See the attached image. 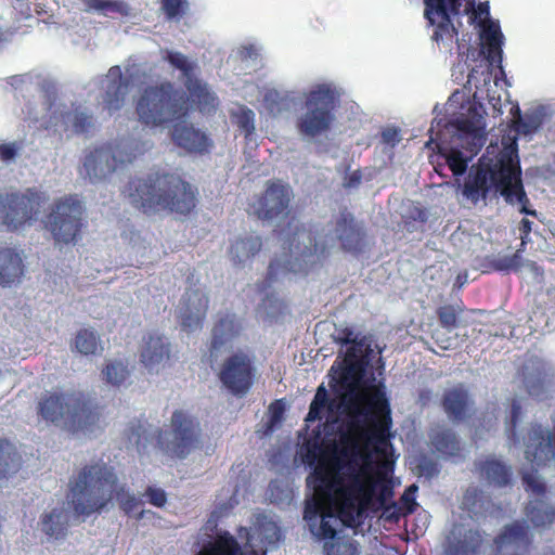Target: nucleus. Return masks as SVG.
<instances>
[{
    "label": "nucleus",
    "instance_id": "obj_1",
    "mask_svg": "<svg viewBox=\"0 0 555 555\" xmlns=\"http://www.w3.org/2000/svg\"><path fill=\"white\" fill-rule=\"evenodd\" d=\"M298 455V453H295ZM302 461L318 460L307 485L314 495L307 500L304 519L311 532L323 514L334 507L344 526L354 528L376 496L378 481L351 457L399 456V453H299Z\"/></svg>",
    "mask_w": 555,
    "mask_h": 555
},
{
    "label": "nucleus",
    "instance_id": "obj_2",
    "mask_svg": "<svg viewBox=\"0 0 555 555\" xmlns=\"http://www.w3.org/2000/svg\"><path fill=\"white\" fill-rule=\"evenodd\" d=\"M367 367L365 362L344 358L330 382L341 416V440L351 451H395L386 387L364 379Z\"/></svg>",
    "mask_w": 555,
    "mask_h": 555
},
{
    "label": "nucleus",
    "instance_id": "obj_3",
    "mask_svg": "<svg viewBox=\"0 0 555 555\" xmlns=\"http://www.w3.org/2000/svg\"><path fill=\"white\" fill-rule=\"evenodd\" d=\"M165 60L181 70L188 93L170 81L145 87L135 103L139 121L149 127H159L186 117L193 108L202 113L215 111L218 99L205 82L195 77L196 64L177 51H166Z\"/></svg>",
    "mask_w": 555,
    "mask_h": 555
},
{
    "label": "nucleus",
    "instance_id": "obj_4",
    "mask_svg": "<svg viewBox=\"0 0 555 555\" xmlns=\"http://www.w3.org/2000/svg\"><path fill=\"white\" fill-rule=\"evenodd\" d=\"M67 496L74 513L83 517L101 513L114 499L128 516L141 505L133 494L126 492L115 468L106 463L88 464L76 472L69 479Z\"/></svg>",
    "mask_w": 555,
    "mask_h": 555
},
{
    "label": "nucleus",
    "instance_id": "obj_5",
    "mask_svg": "<svg viewBox=\"0 0 555 555\" xmlns=\"http://www.w3.org/2000/svg\"><path fill=\"white\" fill-rule=\"evenodd\" d=\"M131 204L146 215L168 211L186 216L196 207V191L175 172H154L129 181Z\"/></svg>",
    "mask_w": 555,
    "mask_h": 555
},
{
    "label": "nucleus",
    "instance_id": "obj_6",
    "mask_svg": "<svg viewBox=\"0 0 555 555\" xmlns=\"http://www.w3.org/2000/svg\"><path fill=\"white\" fill-rule=\"evenodd\" d=\"M492 185L506 203H519L521 214L537 216L534 209L528 208L529 198L524 190L520 166L511 154H503L494 166L481 162L473 166L465 178L462 194L476 205L488 197Z\"/></svg>",
    "mask_w": 555,
    "mask_h": 555
},
{
    "label": "nucleus",
    "instance_id": "obj_7",
    "mask_svg": "<svg viewBox=\"0 0 555 555\" xmlns=\"http://www.w3.org/2000/svg\"><path fill=\"white\" fill-rule=\"evenodd\" d=\"M199 434L198 421L183 410L172 413L169 430L152 431L151 425L141 420L131 422L126 429L127 440L137 451H144L149 447L160 451H168L170 448L191 449L196 447Z\"/></svg>",
    "mask_w": 555,
    "mask_h": 555
},
{
    "label": "nucleus",
    "instance_id": "obj_8",
    "mask_svg": "<svg viewBox=\"0 0 555 555\" xmlns=\"http://www.w3.org/2000/svg\"><path fill=\"white\" fill-rule=\"evenodd\" d=\"M278 236L282 241L283 247L287 248L291 254L295 253V261L287 259L281 261L274 259L270 262L264 281L258 285L260 292H264L272 283L278 281L280 276H284L291 272L301 271V266L297 262L314 264L322 261L328 255L325 245L319 246L315 234L311 229L304 224H297L295 218H292L286 228L278 231Z\"/></svg>",
    "mask_w": 555,
    "mask_h": 555
},
{
    "label": "nucleus",
    "instance_id": "obj_9",
    "mask_svg": "<svg viewBox=\"0 0 555 555\" xmlns=\"http://www.w3.org/2000/svg\"><path fill=\"white\" fill-rule=\"evenodd\" d=\"M38 414L48 423L63 422L72 431L92 430L101 418L99 406L82 393H47L39 401Z\"/></svg>",
    "mask_w": 555,
    "mask_h": 555
},
{
    "label": "nucleus",
    "instance_id": "obj_10",
    "mask_svg": "<svg viewBox=\"0 0 555 555\" xmlns=\"http://www.w3.org/2000/svg\"><path fill=\"white\" fill-rule=\"evenodd\" d=\"M47 201L36 188L0 193V230L14 232L36 220Z\"/></svg>",
    "mask_w": 555,
    "mask_h": 555
},
{
    "label": "nucleus",
    "instance_id": "obj_11",
    "mask_svg": "<svg viewBox=\"0 0 555 555\" xmlns=\"http://www.w3.org/2000/svg\"><path fill=\"white\" fill-rule=\"evenodd\" d=\"M143 149L130 140L109 142L86 154L82 172L92 181L102 180L116 169L131 164Z\"/></svg>",
    "mask_w": 555,
    "mask_h": 555
},
{
    "label": "nucleus",
    "instance_id": "obj_12",
    "mask_svg": "<svg viewBox=\"0 0 555 555\" xmlns=\"http://www.w3.org/2000/svg\"><path fill=\"white\" fill-rule=\"evenodd\" d=\"M337 95L327 85H319L307 94L306 113L297 120L298 131L314 138L330 130L334 119Z\"/></svg>",
    "mask_w": 555,
    "mask_h": 555
},
{
    "label": "nucleus",
    "instance_id": "obj_13",
    "mask_svg": "<svg viewBox=\"0 0 555 555\" xmlns=\"http://www.w3.org/2000/svg\"><path fill=\"white\" fill-rule=\"evenodd\" d=\"M82 206L78 199L65 198L55 203L48 216L47 227L57 243H73L82 228Z\"/></svg>",
    "mask_w": 555,
    "mask_h": 555
},
{
    "label": "nucleus",
    "instance_id": "obj_14",
    "mask_svg": "<svg viewBox=\"0 0 555 555\" xmlns=\"http://www.w3.org/2000/svg\"><path fill=\"white\" fill-rule=\"evenodd\" d=\"M256 367L253 359L245 352L238 351L228 357L220 369L219 379L234 396L243 397L253 387Z\"/></svg>",
    "mask_w": 555,
    "mask_h": 555
},
{
    "label": "nucleus",
    "instance_id": "obj_15",
    "mask_svg": "<svg viewBox=\"0 0 555 555\" xmlns=\"http://www.w3.org/2000/svg\"><path fill=\"white\" fill-rule=\"evenodd\" d=\"M293 198L289 184L282 180H269L263 192L250 203L251 214L260 220H273L286 214Z\"/></svg>",
    "mask_w": 555,
    "mask_h": 555
},
{
    "label": "nucleus",
    "instance_id": "obj_16",
    "mask_svg": "<svg viewBox=\"0 0 555 555\" xmlns=\"http://www.w3.org/2000/svg\"><path fill=\"white\" fill-rule=\"evenodd\" d=\"M336 237L344 251L352 255L362 254L369 245L367 234L362 223L352 214L343 211L335 223Z\"/></svg>",
    "mask_w": 555,
    "mask_h": 555
},
{
    "label": "nucleus",
    "instance_id": "obj_17",
    "mask_svg": "<svg viewBox=\"0 0 555 555\" xmlns=\"http://www.w3.org/2000/svg\"><path fill=\"white\" fill-rule=\"evenodd\" d=\"M425 16L431 25L436 24V18L440 22L434 31V39L436 41L443 40L444 38H453L457 36V29L451 22V13L457 14L460 3L457 0H424Z\"/></svg>",
    "mask_w": 555,
    "mask_h": 555
},
{
    "label": "nucleus",
    "instance_id": "obj_18",
    "mask_svg": "<svg viewBox=\"0 0 555 555\" xmlns=\"http://www.w3.org/2000/svg\"><path fill=\"white\" fill-rule=\"evenodd\" d=\"M485 543V533L480 529L467 528L456 524L447 537V555H478Z\"/></svg>",
    "mask_w": 555,
    "mask_h": 555
},
{
    "label": "nucleus",
    "instance_id": "obj_19",
    "mask_svg": "<svg viewBox=\"0 0 555 555\" xmlns=\"http://www.w3.org/2000/svg\"><path fill=\"white\" fill-rule=\"evenodd\" d=\"M209 307L208 296L201 289H188L182 297L180 323L183 330L202 328Z\"/></svg>",
    "mask_w": 555,
    "mask_h": 555
},
{
    "label": "nucleus",
    "instance_id": "obj_20",
    "mask_svg": "<svg viewBox=\"0 0 555 555\" xmlns=\"http://www.w3.org/2000/svg\"><path fill=\"white\" fill-rule=\"evenodd\" d=\"M242 331L243 324L235 313L219 314L211 328L210 356L212 357L222 348L231 346L240 337Z\"/></svg>",
    "mask_w": 555,
    "mask_h": 555
},
{
    "label": "nucleus",
    "instance_id": "obj_21",
    "mask_svg": "<svg viewBox=\"0 0 555 555\" xmlns=\"http://www.w3.org/2000/svg\"><path fill=\"white\" fill-rule=\"evenodd\" d=\"M129 85V80L122 76L120 66H112L106 75L103 108L109 114L119 111L124 104Z\"/></svg>",
    "mask_w": 555,
    "mask_h": 555
},
{
    "label": "nucleus",
    "instance_id": "obj_22",
    "mask_svg": "<svg viewBox=\"0 0 555 555\" xmlns=\"http://www.w3.org/2000/svg\"><path fill=\"white\" fill-rule=\"evenodd\" d=\"M171 137L176 145L189 153L205 154L209 152L212 145L208 135L195 129L192 125H175Z\"/></svg>",
    "mask_w": 555,
    "mask_h": 555
},
{
    "label": "nucleus",
    "instance_id": "obj_23",
    "mask_svg": "<svg viewBox=\"0 0 555 555\" xmlns=\"http://www.w3.org/2000/svg\"><path fill=\"white\" fill-rule=\"evenodd\" d=\"M169 356L170 346L163 336L151 333L143 338V345L140 350V360L150 372L163 362L167 361Z\"/></svg>",
    "mask_w": 555,
    "mask_h": 555
},
{
    "label": "nucleus",
    "instance_id": "obj_24",
    "mask_svg": "<svg viewBox=\"0 0 555 555\" xmlns=\"http://www.w3.org/2000/svg\"><path fill=\"white\" fill-rule=\"evenodd\" d=\"M247 529L249 530L250 548L256 551L259 555H267V550L259 552L254 547V534H256L260 542L264 545H274L282 539V531L279 525L264 514L257 515L254 521V528Z\"/></svg>",
    "mask_w": 555,
    "mask_h": 555
},
{
    "label": "nucleus",
    "instance_id": "obj_25",
    "mask_svg": "<svg viewBox=\"0 0 555 555\" xmlns=\"http://www.w3.org/2000/svg\"><path fill=\"white\" fill-rule=\"evenodd\" d=\"M524 442L527 451H555V418H552V427L541 424H530Z\"/></svg>",
    "mask_w": 555,
    "mask_h": 555
},
{
    "label": "nucleus",
    "instance_id": "obj_26",
    "mask_svg": "<svg viewBox=\"0 0 555 555\" xmlns=\"http://www.w3.org/2000/svg\"><path fill=\"white\" fill-rule=\"evenodd\" d=\"M480 37L483 41V53L490 64L502 62L503 34L499 23L489 21L482 25Z\"/></svg>",
    "mask_w": 555,
    "mask_h": 555
},
{
    "label": "nucleus",
    "instance_id": "obj_27",
    "mask_svg": "<svg viewBox=\"0 0 555 555\" xmlns=\"http://www.w3.org/2000/svg\"><path fill=\"white\" fill-rule=\"evenodd\" d=\"M23 260L13 248L0 247V285L18 282L23 275Z\"/></svg>",
    "mask_w": 555,
    "mask_h": 555
},
{
    "label": "nucleus",
    "instance_id": "obj_28",
    "mask_svg": "<svg viewBox=\"0 0 555 555\" xmlns=\"http://www.w3.org/2000/svg\"><path fill=\"white\" fill-rule=\"evenodd\" d=\"M498 550L507 546H527L530 544L529 527L524 522L516 520L506 525L493 540Z\"/></svg>",
    "mask_w": 555,
    "mask_h": 555
},
{
    "label": "nucleus",
    "instance_id": "obj_29",
    "mask_svg": "<svg viewBox=\"0 0 555 555\" xmlns=\"http://www.w3.org/2000/svg\"><path fill=\"white\" fill-rule=\"evenodd\" d=\"M469 404L468 391L463 386L447 390L442 398V406L446 413L455 421H462L466 417Z\"/></svg>",
    "mask_w": 555,
    "mask_h": 555
},
{
    "label": "nucleus",
    "instance_id": "obj_30",
    "mask_svg": "<svg viewBox=\"0 0 555 555\" xmlns=\"http://www.w3.org/2000/svg\"><path fill=\"white\" fill-rule=\"evenodd\" d=\"M262 247V241L259 235H245L236 238L230 247V256L234 263L244 264L255 255H257Z\"/></svg>",
    "mask_w": 555,
    "mask_h": 555
},
{
    "label": "nucleus",
    "instance_id": "obj_31",
    "mask_svg": "<svg viewBox=\"0 0 555 555\" xmlns=\"http://www.w3.org/2000/svg\"><path fill=\"white\" fill-rule=\"evenodd\" d=\"M476 470L489 483H493L498 487H505L511 483V468L499 461L487 460L479 462L476 464Z\"/></svg>",
    "mask_w": 555,
    "mask_h": 555
},
{
    "label": "nucleus",
    "instance_id": "obj_32",
    "mask_svg": "<svg viewBox=\"0 0 555 555\" xmlns=\"http://www.w3.org/2000/svg\"><path fill=\"white\" fill-rule=\"evenodd\" d=\"M306 426L309 427V423H306ZM323 426L322 424H318L310 433L308 428H306L307 436L304 439V448L300 451H351L352 448L343 442L340 433L339 441L343 448H338L336 444L331 448H324ZM340 429L341 425L339 426V430Z\"/></svg>",
    "mask_w": 555,
    "mask_h": 555
},
{
    "label": "nucleus",
    "instance_id": "obj_33",
    "mask_svg": "<svg viewBox=\"0 0 555 555\" xmlns=\"http://www.w3.org/2000/svg\"><path fill=\"white\" fill-rule=\"evenodd\" d=\"M337 399L330 400L325 386L323 384L320 385L315 391L314 398L310 403L309 412L305 418V422L313 423L318 420L320 421L326 408L330 411H332L333 409L337 410Z\"/></svg>",
    "mask_w": 555,
    "mask_h": 555
},
{
    "label": "nucleus",
    "instance_id": "obj_34",
    "mask_svg": "<svg viewBox=\"0 0 555 555\" xmlns=\"http://www.w3.org/2000/svg\"><path fill=\"white\" fill-rule=\"evenodd\" d=\"M62 117L70 122L73 132L75 134L88 135L95 126L93 115L80 106H77L73 111L65 113Z\"/></svg>",
    "mask_w": 555,
    "mask_h": 555
},
{
    "label": "nucleus",
    "instance_id": "obj_35",
    "mask_svg": "<svg viewBox=\"0 0 555 555\" xmlns=\"http://www.w3.org/2000/svg\"><path fill=\"white\" fill-rule=\"evenodd\" d=\"M454 126L463 133L481 135L485 130V120L477 106H469L466 116L455 119Z\"/></svg>",
    "mask_w": 555,
    "mask_h": 555
},
{
    "label": "nucleus",
    "instance_id": "obj_36",
    "mask_svg": "<svg viewBox=\"0 0 555 555\" xmlns=\"http://www.w3.org/2000/svg\"><path fill=\"white\" fill-rule=\"evenodd\" d=\"M63 518V511L59 508L46 513L41 517L42 531L48 537L56 540L65 538L67 533V522Z\"/></svg>",
    "mask_w": 555,
    "mask_h": 555
},
{
    "label": "nucleus",
    "instance_id": "obj_37",
    "mask_svg": "<svg viewBox=\"0 0 555 555\" xmlns=\"http://www.w3.org/2000/svg\"><path fill=\"white\" fill-rule=\"evenodd\" d=\"M526 266V260L521 254L514 253L511 256H495L487 259V267L496 272L518 273Z\"/></svg>",
    "mask_w": 555,
    "mask_h": 555
},
{
    "label": "nucleus",
    "instance_id": "obj_38",
    "mask_svg": "<svg viewBox=\"0 0 555 555\" xmlns=\"http://www.w3.org/2000/svg\"><path fill=\"white\" fill-rule=\"evenodd\" d=\"M526 515L535 527H544L555 522V508L543 502H530L526 506Z\"/></svg>",
    "mask_w": 555,
    "mask_h": 555
},
{
    "label": "nucleus",
    "instance_id": "obj_39",
    "mask_svg": "<svg viewBox=\"0 0 555 555\" xmlns=\"http://www.w3.org/2000/svg\"><path fill=\"white\" fill-rule=\"evenodd\" d=\"M436 451H460L455 433L451 428L439 427L430 435Z\"/></svg>",
    "mask_w": 555,
    "mask_h": 555
},
{
    "label": "nucleus",
    "instance_id": "obj_40",
    "mask_svg": "<svg viewBox=\"0 0 555 555\" xmlns=\"http://www.w3.org/2000/svg\"><path fill=\"white\" fill-rule=\"evenodd\" d=\"M461 312L462 308L460 306L450 304L442 305L436 310L439 324L449 332L459 326V318Z\"/></svg>",
    "mask_w": 555,
    "mask_h": 555
},
{
    "label": "nucleus",
    "instance_id": "obj_41",
    "mask_svg": "<svg viewBox=\"0 0 555 555\" xmlns=\"http://www.w3.org/2000/svg\"><path fill=\"white\" fill-rule=\"evenodd\" d=\"M285 403L282 399L274 400L268 408L269 420L262 425L260 431L263 436L270 435L284 420Z\"/></svg>",
    "mask_w": 555,
    "mask_h": 555
},
{
    "label": "nucleus",
    "instance_id": "obj_42",
    "mask_svg": "<svg viewBox=\"0 0 555 555\" xmlns=\"http://www.w3.org/2000/svg\"><path fill=\"white\" fill-rule=\"evenodd\" d=\"M337 519H339V517L337 516L334 507L327 509L319 519L320 524L315 525L314 532L311 533L321 540H333L336 537V530L332 524V520Z\"/></svg>",
    "mask_w": 555,
    "mask_h": 555
},
{
    "label": "nucleus",
    "instance_id": "obj_43",
    "mask_svg": "<svg viewBox=\"0 0 555 555\" xmlns=\"http://www.w3.org/2000/svg\"><path fill=\"white\" fill-rule=\"evenodd\" d=\"M75 347L81 354H94L99 347V337L95 332L82 328L75 337Z\"/></svg>",
    "mask_w": 555,
    "mask_h": 555
},
{
    "label": "nucleus",
    "instance_id": "obj_44",
    "mask_svg": "<svg viewBox=\"0 0 555 555\" xmlns=\"http://www.w3.org/2000/svg\"><path fill=\"white\" fill-rule=\"evenodd\" d=\"M373 349L371 344L366 341L365 337L357 338L350 347L346 350L345 358L350 360H359L370 365L372 360Z\"/></svg>",
    "mask_w": 555,
    "mask_h": 555
},
{
    "label": "nucleus",
    "instance_id": "obj_45",
    "mask_svg": "<svg viewBox=\"0 0 555 555\" xmlns=\"http://www.w3.org/2000/svg\"><path fill=\"white\" fill-rule=\"evenodd\" d=\"M439 154L444 157L447 165L454 176H462L467 170L468 159L457 149L441 150Z\"/></svg>",
    "mask_w": 555,
    "mask_h": 555
},
{
    "label": "nucleus",
    "instance_id": "obj_46",
    "mask_svg": "<svg viewBox=\"0 0 555 555\" xmlns=\"http://www.w3.org/2000/svg\"><path fill=\"white\" fill-rule=\"evenodd\" d=\"M412 464H415L414 472L418 477L430 479L439 474V465L427 453H418Z\"/></svg>",
    "mask_w": 555,
    "mask_h": 555
},
{
    "label": "nucleus",
    "instance_id": "obj_47",
    "mask_svg": "<svg viewBox=\"0 0 555 555\" xmlns=\"http://www.w3.org/2000/svg\"><path fill=\"white\" fill-rule=\"evenodd\" d=\"M233 117L236 126L244 133L245 139L249 140L255 132V113L253 109L242 106L233 114Z\"/></svg>",
    "mask_w": 555,
    "mask_h": 555
},
{
    "label": "nucleus",
    "instance_id": "obj_48",
    "mask_svg": "<svg viewBox=\"0 0 555 555\" xmlns=\"http://www.w3.org/2000/svg\"><path fill=\"white\" fill-rule=\"evenodd\" d=\"M160 4L168 21H179L189 11L188 0H160Z\"/></svg>",
    "mask_w": 555,
    "mask_h": 555
},
{
    "label": "nucleus",
    "instance_id": "obj_49",
    "mask_svg": "<svg viewBox=\"0 0 555 555\" xmlns=\"http://www.w3.org/2000/svg\"><path fill=\"white\" fill-rule=\"evenodd\" d=\"M516 128L524 134L532 133L539 129L542 124V118L538 113L527 114L524 118L521 117L520 109L518 106L515 107Z\"/></svg>",
    "mask_w": 555,
    "mask_h": 555
},
{
    "label": "nucleus",
    "instance_id": "obj_50",
    "mask_svg": "<svg viewBox=\"0 0 555 555\" xmlns=\"http://www.w3.org/2000/svg\"><path fill=\"white\" fill-rule=\"evenodd\" d=\"M128 374L127 366L120 361L111 362L103 370L105 380L115 386L122 384Z\"/></svg>",
    "mask_w": 555,
    "mask_h": 555
},
{
    "label": "nucleus",
    "instance_id": "obj_51",
    "mask_svg": "<svg viewBox=\"0 0 555 555\" xmlns=\"http://www.w3.org/2000/svg\"><path fill=\"white\" fill-rule=\"evenodd\" d=\"M90 7L99 11L117 12L124 16H127L130 11L129 5L124 1L90 0Z\"/></svg>",
    "mask_w": 555,
    "mask_h": 555
},
{
    "label": "nucleus",
    "instance_id": "obj_52",
    "mask_svg": "<svg viewBox=\"0 0 555 555\" xmlns=\"http://www.w3.org/2000/svg\"><path fill=\"white\" fill-rule=\"evenodd\" d=\"M522 482L525 490L538 496H543L546 491L545 485L538 479L537 476L530 473H525L522 475Z\"/></svg>",
    "mask_w": 555,
    "mask_h": 555
},
{
    "label": "nucleus",
    "instance_id": "obj_53",
    "mask_svg": "<svg viewBox=\"0 0 555 555\" xmlns=\"http://www.w3.org/2000/svg\"><path fill=\"white\" fill-rule=\"evenodd\" d=\"M144 494L147 498L149 503L156 507H163L167 502V494L160 488L149 486Z\"/></svg>",
    "mask_w": 555,
    "mask_h": 555
},
{
    "label": "nucleus",
    "instance_id": "obj_54",
    "mask_svg": "<svg viewBox=\"0 0 555 555\" xmlns=\"http://www.w3.org/2000/svg\"><path fill=\"white\" fill-rule=\"evenodd\" d=\"M521 416V405L520 403L514 399L511 405V422L508 427V436L512 440H517L516 426Z\"/></svg>",
    "mask_w": 555,
    "mask_h": 555
},
{
    "label": "nucleus",
    "instance_id": "obj_55",
    "mask_svg": "<svg viewBox=\"0 0 555 555\" xmlns=\"http://www.w3.org/2000/svg\"><path fill=\"white\" fill-rule=\"evenodd\" d=\"M20 149L21 145L17 142L0 144V159L4 163L13 160L16 157Z\"/></svg>",
    "mask_w": 555,
    "mask_h": 555
},
{
    "label": "nucleus",
    "instance_id": "obj_56",
    "mask_svg": "<svg viewBox=\"0 0 555 555\" xmlns=\"http://www.w3.org/2000/svg\"><path fill=\"white\" fill-rule=\"evenodd\" d=\"M357 338L358 337L353 330L349 327L337 330L336 334L334 335L335 341L340 345H351Z\"/></svg>",
    "mask_w": 555,
    "mask_h": 555
},
{
    "label": "nucleus",
    "instance_id": "obj_57",
    "mask_svg": "<svg viewBox=\"0 0 555 555\" xmlns=\"http://www.w3.org/2000/svg\"><path fill=\"white\" fill-rule=\"evenodd\" d=\"M382 142L389 146H395L401 140L400 131L397 128H386L382 131Z\"/></svg>",
    "mask_w": 555,
    "mask_h": 555
},
{
    "label": "nucleus",
    "instance_id": "obj_58",
    "mask_svg": "<svg viewBox=\"0 0 555 555\" xmlns=\"http://www.w3.org/2000/svg\"><path fill=\"white\" fill-rule=\"evenodd\" d=\"M17 453H0V480L7 478L10 474L15 473L17 467H11L9 457Z\"/></svg>",
    "mask_w": 555,
    "mask_h": 555
},
{
    "label": "nucleus",
    "instance_id": "obj_59",
    "mask_svg": "<svg viewBox=\"0 0 555 555\" xmlns=\"http://www.w3.org/2000/svg\"><path fill=\"white\" fill-rule=\"evenodd\" d=\"M427 217L428 216L426 209L418 206H413L410 208L406 215V219L422 223L427 221Z\"/></svg>",
    "mask_w": 555,
    "mask_h": 555
},
{
    "label": "nucleus",
    "instance_id": "obj_60",
    "mask_svg": "<svg viewBox=\"0 0 555 555\" xmlns=\"http://www.w3.org/2000/svg\"><path fill=\"white\" fill-rule=\"evenodd\" d=\"M269 491L272 502L278 503L288 496L287 494L283 495L284 490L281 489L279 481H271L269 485Z\"/></svg>",
    "mask_w": 555,
    "mask_h": 555
},
{
    "label": "nucleus",
    "instance_id": "obj_61",
    "mask_svg": "<svg viewBox=\"0 0 555 555\" xmlns=\"http://www.w3.org/2000/svg\"><path fill=\"white\" fill-rule=\"evenodd\" d=\"M525 267L532 273L533 278L537 281L541 282L543 280L544 270L535 261L526 260V266Z\"/></svg>",
    "mask_w": 555,
    "mask_h": 555
},
{
    "label": "nucleus",
    "instance_id": "obj_62",
    "mask_svg": "<svg viewBox=\"0 0 555 555\" xmlns=\"http://www.w3.org/2000/svg\"><path fill=\"white\" fill-rule=\"evenodd\" d=\"M362 175L360 170H356L345 178V188H357L361 183Z\"/></svg>",
    "mask_w": 555,
    "mask_h": 555
},
{
    "label": "nucleus",
    "instance_id": "obj_63",
    "mask_svg": "<svg viewBox=\"0 0 555 555\" xmlns=\"http://www.w3.org/2000/svg\"><path fill=\"white\" fill-rule=\"evenodd\" d=\"M532 231V221H530L527 218L521 219L519 223V232H520V238H529V235Z\"/></svg>",
    "mask_w": 555,
    "mask_h": 555
},
{
    "label": "nucleus",
    "instance_id": "obj_64",
    "mask_svg": "<svg viewBox=\"0 0 555 555\" xmlns=\"http://www.w3.org/2000/svg\"><path fill=\"white\" fill-rule=\"evenodd\" d=\"M401 501L405 505L408 513L414 512L416 502H415V498L412 494L404 491L403 495L401 496Z\"/></svg>",
    "mask_w": 555,
    "mask_h": 555
}]
</instances>
